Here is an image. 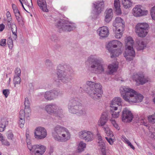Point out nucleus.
Segmentation results:
<instances>
[{
    "label": "nucleus",
    "mask_w": 155,
    "mask_h": 155,
    "mask_svg": "<svg viewBox=\"0 0 155 155\" xmlns=\"http://www.w3.org/2000/svg\"><path fill=\"white\" fill-rule=\"evenodd\" d=\"M88 70L91 73L96 74L103 73L105 71L104 61L101 58H97L95 55L89 56L86 61Z\"/></svg>",
    "instance_id": "obj_1"
},
{
    "label": "nucleus",
    "mask_w": 155,
    "mask_h": 155,
    "mask_svg": "<svg viewBox=\"0 0 155 155\" xmlns=\"http://www.w3.org/2000/svg\"><path fill=\"white\" fill-rule=\"evenodd\" d=\"M120 90L123 99L130 104L141 102L143 98L142 94L128 86H121Z\"/></svg>",
    "instance_id": "obj_2"
},
{
    "label": "nucleus",
    "mask_w": 155,
    "mask_h": 155,
    "mask_svg": "<svg viewBox=\"0 0 155 155\" xmlns=\"http://www.w3.org/2000/svg\"><path fill=\"white\" fill-rule=\"evenodd\" d=\"M84 91H85L87 94L93 99L96 100L100 98L103 93L102 86L100 83H95L94 82L87 81L83 87Z\"/></svg>",
    "instance_id": "obj_3"
},
{
    "label": "nucleus",
    "mask_w": 155,
    "mask_h": 155,
    "mask_svg": "<svg viewBox=\"0 0 155 155\" xmlns=\"http://www.w3.org/2000/svg\"><path fill=\"white\" fill-rule=\"evenodd\" d=\"M52 135L55 140L59 142L68 140L71 137L70 133L67 128L58 125L53 128Z\"/></svg>",
    "instance_id": "obj_4"
},
{
    "label": "nucleus",
    "mask_w": 155,
    "mask_h": 155,
    "mask_svg": "<svg viewBox=\"0 0 155 155\" xmlns=\"http://www.w3.org/2000/svg\"><path fill=\"white\" fill-rule=\"evenodd\" d=\"M125 42L127 47L126 48L124 57L127 61H130L133 60L135 56V52L132 47L134 41L131 37H127Z\"/></svg>",
    "instance_id": "obj_5"
},
{
    "label": "nucleus",
    "mask_w": 155,
    "mask_h": 155,
    "mask_svg": "<svg viewBox=\"0 0 155 155\" xmlns=\"http://www.w3.org/2000/svg\"><path fill=\"white\" fill-rule=\"evenodd\" d=\"M121 99L119 97L114 98L111 101L110 105V112L112 117L114 118H117L119 115L120 111V107H118L121 105Z\"/></svg>",
    "instance_id": "obj_6"
},
{
    "label": "nucleus",
    "mask_w": 155,
    "mask_h": 155,
    "mask_svg": "<svg viewBox=\"0 0 155 155\" xmlns=\"http://www.w3.org/2000/svg\"><path fill=\"white\" fill-rule=\"evenodd\" d=\"M56 26L58 28L65 31H70L76 28L74 24L62 19H60L57 22Z\"/></svg>",
    "instance_id": "obj_7"
},
{
    "label": "nucleus",
    "mask_w": 155,
    "mask_h": 155,
    "mask_svg": "<svg viewBox=\"0 0 155 155\" xmlns=\"http://www.w3.org/2000/svg\"><path fill=\"white\" fill-rule=\"evenodd\" d=\"M81 104L77 97H72L69 101L68 108L71 113L76 114L81 107Z\"/></svg>",
    "instance_id": "obj_8"
},
{
    "label": "nucleus",
    "mask_w": 155,
    "mask_h": 155,
    "mask_svg": "<svg viewBox=\"0 0 155 155\" xmlns=\"http://www.w3.org/2000/svg\"><path fill=\"white\" fill-rule=\"evenodd\" d=\"M149 25L146 23H140L136 25L135 32L138 36L141 37H144L148 33Z\"/></svg>",
    "instance_id": "obj_9"
},
{
    "label": "nucleus",
    "mask_w": 155,
    "mask_h": 155,
    "mask_svg": "<svg viewBox=\"0 0 155 155\" xmlns=\"http://www.w3.org/2000/svg\"><path fill=\"white\" fill-rule=\"evenodd\" d=\"M63 93L58 90H52L46 91L44 95V98L48 101L55 99L58 96H61Z\"/></svg>",
    "instance_id": "obj_10"
},
{
    "label": "nucleus",
    "mask_w": 155,
    "mask_h": 155,
    "mask_svg": "<svg viewBox=\"0 0 155 155\" xmlns=\"http://www.w3.org/2000/svg\"><path fill=\"white\" fill-rule=\"evenodd\" d=\"M78 134L80 138L86 142H90L94 139V134L90 131L84 130L79 132Z\"/></svg>",
    "instance_id": "obj_11"
},
{
    "label": "nucleus",
    "mask_w": 155,
    "mask_h": 155,
    "mask_svg": "<svg viewBox=\"0 0 155 155\" xmlns=\"http://www.w3.org/2000/svg\"><path fill=\"white\" fill-rule=\"evenodd\" d=\"M35 137L38 139H42L45 138L47 135L46 130L43 127H39L35 128L34 132Z\"/></svg>",
    "instance_id": "obj_12"
},
{
    "label": "nucleus",
    "mask_w": 155,
    "mask_h": 155,
    "mask_svg": "<svg viewBox=\"0 0 155 155\" xmlns=\"http://www.w3.org/2000/svg\"><path fill=\"white\" fill-rule=\"evenodd\" d=\"M67 72H62L60 71V72H58L57 74L58 78V79L61 82L64 83H67L69 82L71 80V78L70 76L71 75L68 74Z\"/></svg>",
    "instance_id": "obj_13"
},
{
    "label": "nucleus",
    "mask_w": 155,
    "mask_h": 155,
    "mask_svg": "<svg viewBox=\"0 0 155 155\" xmlns=\"http://www.w3.org/2000/svg\"><path fill=\"white\" fill-rule=\"evenodd\" d=\"M122 120L124 122H131L133 118L131 112L127 108L124 109L122 112Z\"/></svg>",
    "instance_id": "obj_14"
},
{
    "label": "nucleus",
    "mask_w": 155,
    "mask_h": 155,
    "mask_svg": "<svg viewBox=\"0 0 155 155\" xmlns=\"http://www.w3.org/2000/svg\"><path fill=\"white\" fill-rule=\"evenodd\" d=\"M46 149V147L44 145H34L33 148L34 151L32 153V155H42L45 152Z\"/></svg>",
    "instance_id": "obj_15"
},
{
    "label": "nucleus",
    "mask_w": 155,
    "mask_h": 155,
    "mask_svg": "<svg viewBox=\"0 0 155 155\" xmlns=\"http://www.w3.org/2000/svg\"><path fill=\"white\" fill-rule=\"evenodd\" d=\"M60 71L67 72V73L68 72V74L70 75H72L74 73L73 70L70 66L67 65H63L61 64H59L57 67V74L58 72H60Z\"/></svg>",
    "instance_id": "obj_16"
},
{
    "label": "nucleus",
    "mask_w": 155,
    "mask_h": 155,
    "mask_svg": "<svg viewBox=\"0 0 155 155\" xmlns=\"http://www.w3.org/2000/svg\"><path fill=\"white\" fill-rule=\"evenodd\" d=\"M133 78L136 82V84L139 85L140 84H143L147 81V79L144 78L142 74H134Z\"/></svg>",
    "instance_id": "obj_17"
},
{
    "label": "nucleus",
    "mask_w": 155,
    "mask_h": 155,
    "mask_svg": "<svg viewBox=\"0 0 155 155\" xmlns=\"http://www.w3.org/2000/svg\"><path fill=\"white\" fill-rule=\"evenodd\" d=\"M133 15L136 17H140L146 15L148 13L147 10H142L138 6H136L133 9Z\"/></svg>",
    "instance_id": "obj_18"
},
{
    "label": "nucleus",
    "mask_w": 155,
    "mask_h": 155,
    "mask_svg": "<svg viewBox=\"0 0 155 155\" xmlns=\"http://www.w3.org/2000/svg\"><path fill=\"white\" fill-rule=\"evenodd\" d=\"M96 14H98L100 13L103 10L104 7V2L99 1L95 2L93 3Z\"/></svg>",
    "instance_id": "obj_19"
},
{
    "label": "nucleus",
    "mask_w": 155,
    "mask_h": 155,
    "mask_svg": "<svg viewBox=\"0 0 155 155\" xmlns=\"http://www.w3.org/2000/svg\"><path fill=\"white\" fill-rule=\"evenodd\" d=\"M97 31L99 35L103 38L107 37L109 33L108 28L106 26L100 27Z\"/></svg>",
    "instance_id": "obj_20"
},
{
    "label": "nucleus",
    "mask_w": 155,
    "mask_h": 155,
    "mask_svg": "<svg viewBox=\"0 0 155 155\" xmlns=\"http://www.w3.org/2000/svg\"><path fill=\"white\" fill-rule=\"evenodd\" d=\"M58 106L56 104H50L46 105L45 107V110L49 114H54L55 110H57Z\"/></svg>",
    "instance_id": "obj_21"
},
{
    "label": "nucleus",
    "mask_w": 155,
    "mask_h": 155,
    "mask_svg": "<svg viewBox=\"0 0 155 155\" xmlns=\"http://www.w3.org/2000/svg\"><path fill=\"white\" fill-rule=\"evenodd\" d=\"M105 22L107 23H109L111 20L113 16L112 9L111 8L106 9L105 12Z\"/></svg>",
    "instance_id": "obj_22"
},
{
    "label": "nucleus",
    "mask_w": 155,
    "mask_h": 155,
    "mask_svg": "<svg viewBox=\"0 0 155 155\" xmlns=\"http://www.w3.org/2000/svg\"><path fill=\"white\" fill-rule=\"evenodd\" d=\"M118 63L116 62L109 64L108 66V73L111 74L116 72L118 67Z\"/></svg>",
    "instance_id": "obj_23"
},
{
    "label": "nucleus",
    "mask_w": 155,
    "mask_h": 155,
    "mask_svg": "<svg viewBox=\"0 0 155 155\" xmlns=\"http://www.w3.org/2000/svg\"><path fill=\"white\" fill-rule=\"evenodd\" d=\"M25 112L23 109H21L19 112V120L18 124L21 128L23 127L25 123Z\"/></svg>",
    "instance_id": "obj_24"
},
{
    "label": "nucleus",
    "mask_w": 155,
    "mask_h": 155,
    "mask_svg": "<svg viewBox=\"0 0 155 155\" xmlns=\"http://www.w3.org/2000/svg\"><path fill=\"white\" fill-rule=\"evenodd\" d=\"M109 51L110 52V57L112 58L118 56L122 52L121 48L114 49H109Z\"/></svg>",
    "instance_id": "obj_25"
},
{
    "label": "nucleus",
    "mask_w": 155,
    "mask_h": 155,
    "mask_svg": "<svg viewBox=\"0 0 155 155\" xmlns=\"http://www.w3.org/2000/svg\"><path fill=\"white\" fill-rule=\"evenodd\" d=\"M108 45L110 47L109 49H112V48H117V47L118 48H121L122 44L118 41L114 40L110 42L109 43Z\"/></svg>",
    "instance_id": "obj_26"
},
{
    "label": "nucleus",
    "mask_w": 155,
    "mask_h": 155,
    "mask_svg": "<svg viewBox=\"0 0 155 155\" xmlns=\"http://www.w3.org/2000/svg\"><path fill=\"white\" fill-rule=\"evenodd\" d=\"M124 23L123 20L121 18L117 17L113 25L116 27H117L118 26L121 27L123 29L124 27Z\"/></svg>",
    "instance_id": "obj_27"
},
{
    "label": "nucleus",
    "mask_w": 155,
    "mask_h": 155,
    "mask_svg": "<svg viewBox=\"0 0 155 155\" xmlns=\"http://www.w3.org/2000/svg\"><path fill=\"white\" fill-rule=\"evenodd\" d=\"M37 2L38 5L43 11L47 12L48 10L47 8V4L45 0H37Z\"/></svg>",
    "instance_id": "obj_28"
},
{
    "label": "nucleus",
    "mask_w": 155,
    "mask_h": 155,
    "mask_svg": "<svg viewBox=\"0 0 155 155\" xmlns=\"http://www.w3.org/2000/svg\"><path fill=\"white\" fill-rule=\"evenodd\" d=\"M8 124V121L6 118H3L0 120V132L5 130L6 126Z\"/></svg>",
    "instance_id": "obj_29"
},
{
    "label": "nucleus",
    "mask_w": 155,
    "mask_h": 155,
    "mask_svg": "<svg viewBox=\"0 0 155 155\" xmlns=\"http://www.w3.org/2000/svg\"><path fill=\"white\" fill-rule=\"evenodd\" d=\"M108 120V118L107 115L105 114H102L100 120L98 121V125L99 126H103L106 123Z\"/></svg>",
    "instance_id": "obj_30"
},
{
    "label": "nucleus",
    "mask_w": 155,
    "mask_h": 155,
    "mask_svg": "<svg viewBox=\"0 0 155 155\" xmlns=\"http://www.w3.org/2000/svg\"><path fill=\"white\" fill-rule=\"evenodd\" d=\"M114 5L117 14L118 15L121 13V11L120 8V5L119 0H115Z\"/></svg>",
    "instance_id": "obj_31"
},
{
    "label": "nucleus",
    "mask_w": 155,
    "mask_h": 155,
    "mask_svg": "<svg viewBox=\"0 0 155 155\" xmlns=\"http://www.w3.org/2000/svg\"><path fill=\"white\" fill-rule=\"evenodd\" d=\"M12 33V37L14 40H16L17 38V27L15 23H13L12 26L10 28Z\"/></svg>",
    "instance_id": "obj_32"
},
{
    "label": "nucleus",
    "mask_w": 155,
    "mask_h": 155,
    "mask_svg": "<svg viewBox=\"0 0 155 155\" xmlns=\"http://www.w3.org/2000/svg\"><path fill=\"white\" fill-rule=\"evenodd\" d=\"M54 114L55 116L62 118L64 117L63 109L60 107L58 106L57 110H55Z\"/></svg>",
    "instance_id": "obj_33"
},
{
    "label": "nucleus",
    "mask_w": 155,
    "mask_h": 155,
    "mask_svg": "<svg viewBox=\"0 0 155 155\" xmlns=\"http://www.w3.org/2000/svg\"><path fill=\"white\" fill-rule=\"evenodd\" d=\"M137 43V49L138 50H143L146 47V44L142 40L138 41Z\"/></svg>",
    "instance_id": "obj_34"
},
{
    "label": "nucleus",
    "mask_w": 155,
    "mask_h": 155,
    "mask_svg": "<svg viewBox=\"0 0 155 155\" xmlns=\"http://www.w3.org/2000/svg\"><path fill=\"white\" fill-rule=\"evenodd\" d=\"M122 4L125 8H129L132 5L130 0H121Z\"/></svg>",
    "instance_id": "obj_35"
},
{
    "label": "nucleus",
    "mask_w": 155,
    "mask_h": 155,
    "mask_svg": "<svg viewBox=\"0 0 155 155\" xmlns=\"http://www.w3.org/2000/svg\"><path fill=\"white\" fill-rule=\"evenodd\" d=\"M105 133L108 136L112 137L114 136L112 132L110 130L109 127L107 125H105L103 127Z\"/></svg>",
    "instance_id": "obj_36"
},
{
    "label": "nucleus",
    "mask_w": 155,
    "mask_h": 155,
    "mask_svg": "<svg viewBox=\"0 0 155 155\" xmlns=\"http://www.w3.org/2000/svg\"><path fill=\"white\" fill-rule=\"evenodd\" d=\"M86 147V143L81 141L78 144V150L79 152H82L84 150V148Z\"/></svg>",
    "instance_id": "obj_37"
},
{
    "label": "nucleus",
    "mask_w": 155,
    "mask_h": 155,
    "mask_svg": "<svg viewBox=\"0 0 155 155\" xmlns=\"http://www.w3.org/2000/svg\"><path fill=\"white\" fill-rule=\"evenodd\" d=\"M76 114L78 116H84L86 115V111L85 109H82L81 106Z\"/></svg>",
    "instance_id": "obj_38"
},
{
    "label": "nucleus",
    "mask_w": 155,
    "mask_h": 155,
    "mask_svg": "<svg viewBox=\"0 0 155 155\" xmlns=\"http://www.w3.org/2000/svg\"><path fill=\"white\" fill-rule=\"evenodd\" d=\"M98 146L102 151H104L105 149V145L104 141H98Z\"/></svg>",
    "instance_id": "obj_39"
},
{
    "label": "nucleus",
    "mask_w": 155,
    "mask_h": 155,
    "mask_svg": "<svg viewBox=\"0 0 155 155\" xmlns=\"http://www.w3.org/2000/svg\"><path fill=\"white\" fill-rule=\"evenodd\" d=\"M26 142L27 143V147L28 149L30 151H31V154L32 155V153L34 151L33 149L34 145L32 146L31 144V143L30 142V139H27L26 140Z\"/></svg>",
    "instance_id": "obj_40"
},
{
    "label": "nucleus",
    "mask_w": 155,
    "mask_h": 155,
    "mask_svg": "<svg viewBox=\"0 0 155 155\" xmlns=\"http://www.w3.org/2000/svg\"><path fill=\"white\" fill-rule=\"evenodd\" d=\"M148 120L149 122L152 124L155 123V113L148 117Z\"/></svg>",
    "instance_id": "obj_41"
},
{
    "label": "nucleus",
    "mask_w": 155,
    "mask_h": 155,
    "mask_svg": "<svg viewBox=\"0 0 155 155\" xmlns=\"http://www.w3.org/2000/svg\"><path fill=\"white\" fill-rule=\"evenodd\" d=\"M20 76H14V82L15 86V85L16 84H20L21 82V79Z\"/></svg>",
    "instance_id": "obj_42"
},
{
    "label": "nucleus",
    "mask_w": 155,
    "mask_h": 155,
    "mask_svg": "<svg viewBox=\"0 0 155 155\" xmlns=\"http://www.w3.org/2000/svg\"><path fill=\"white\" fill-rule=\"evenodd\" d=\"M148 136L151 138L155 140V129H152V131H150L148 134Z\"/></svg>",
    "instance_id": "obj_43"
},
{
    "label": "nucleus",
    "mask_w": 155,
    "mask_h": 155,
    "mask_svg": "<svg viewBox=\"0 0 155 155\" xmlns=\"http://www.w3.org/2000/svg\"><path fill=\"white\" fill-rule=\"evenodd\" d=\"M19 24L22 25L23 24V18L20 14L15 16Z\"/></svg>",
    "instance_id": "obj_44"
},
{
    "label": "nucleus",
    "mask_w": 155,
    "mask_h": 155,
    "mask_svg": "<svg viewBox=\"0 0 155 155\" xmlns=\"http://www.w3.org/2000/svg\"><path fill=\"white\" fill-rule=\"evenodd\" d=\"M7 44L8 45L10 49H12L13 45V42L12 38L11 37H9L7 40Z\"/></svg>",
    "instance_id": "obj_45"
},
{
    "label": "nucleus",
    "mask_w": 155,
    "mask_h": 155,
    "mask_svg": "<svg viewBox=\"0 0 155 155\" xmlns=\"http://www.w3.org/2000/svg\"><path fill=\"white\" fill-rule=\"evenodd\" d=\"M111 137H110V136H108V137H105V139H106L107 141L111 145H113L114 142L115 140V139L112 138Z\"/></svg>",
    "instance_id": "obj_46"
},
{
    "label": "nucleus",
    "mask_w": 155,
    "mask_h": 155,
    "mask_svg": "<svg viewBox=\"0 0 155 155\" xmlns=\"http://www.w3.org/2000/svg\"><path fill=\"white\" fill-rule=\"evenodd\" d=\"M24 110L25 112V115L26 117H28L31 112V110L30 107H25V110Z\"/></svg>",
    "instance_id": "obj_47"
},
{
    "label": "nucleus",
    "mask_w": 155,
    "mask_h": 155,
    "mask_svg": "<svg viewBox=\"0 0 155 155\" xmlns=\"http://www.w3.org/2000/svg\"><path fill=\"white\" fill-rule=\"evenodd\" d=\"M151 15L152 19L155 20V6L152 7L151 10Z\"/></svg>",
    "instance_id": "obj_48"
},
{
    "label": "nucleus",
    "mask_w": 155,
    "mask_h": 155,
    "mask_svg": "<svg viewBox=\"0 0 155 155\" xmlns=\"http://www.w3.org/2000/svg\"><path fill=\"white\" fill-rule=\"evenodd\" d=\"M24 104L25 105V107H30V103L28 100V99L27 97H26L25 99V101Z\"/></svg>",
    "instance_id": "obj_49"
},
{
    "label": "nucleus",
    "mask_w": 155,
    "mask_h": 155,
    "mask_svg": "<svg viewBox=\"0 0 155 155\" xmlns=\"http://www.w3.org/2000/svg\"><path fill=\"white\" fill-rule=\"evenodd\" d=\"M15 73L16 74V76H20L21 75V71L20 68H17L15 70Z\"/></svg>",
    "instance_id": "obj_50"
},
{
    "label": "nucleus",
    "mask_w": 155,
    "mask_h": 155,
    "mask_svg": "<svg viewBox=\"0 0 155 155\" xmlns=\"http://www.w3.org/2000/svg\"><path fill=\"white\" fill-rule=\"evenodd\" d=\"M2 144L3 145L6 146H9L10 145V143L6 140L4 139L1 142Z\"/></svg>",
    "instance_id": "obj_51"
},
{
    "label": "nucleus",
    "mask_w": 155,
    "mask_h": 155,
    "mask_svg": "<svg viewBox=\"0 0 155 155\" xmlns=\"http://www.w3.org/2000/svg\"><path fill=\"white\" fill-rule=\"evenodd\" d=\"M9 93V91L8 89H5L3 90V93L5 95V97H7Z\"/></svg>",
    "instance_id": "obj_52"
},
{
    "label": "nucleus",
    "mask_w": 155,
    "mask_h": 155,
    "mask_svg": "<svg viewBox=\"0 0 155 155\" xmlns=\"http://www.w3.org/2000/svg\"><path fill=\"white\" fill-rule=\"evenodd\" d=\"M13 136L12 133L10 131H8L7 134V137L9 140H12Z\"/></svg>",
    "instance_id": "obj_53"
},
{
    "label": "nucleus",
    "mask_w": 155,
    "mask_h": 155,
    "mask_svg": "<svg viewBox=\"0 0 155 155\" xmlns=\"http://www.w3.org/2000/svg\"><path fill=\"white\" fill-rule=\"evenodd\" d=\"M6 41L5 39H1L0 42V45L2 46H5L6 45Z\"/></svg>",
    "instance_id": "obj_54"
},
{
    "label": "nucleus",
    "mask_w": 155,
    "mask_h": 155,
    "mask_svg": "<svg viewBox=\"0 0 155 155\" xmlns=\"http://www.w3.org/2000/svg\"><path fill=\"white\" fill-rule=\"evenodd\" d=\"M122 32H117L115 34V37L117 39H120L122 36Z\"/></svg>",
    "instance_id": "obj_55"
},
{
    "label": "nucleus",
    "mask_w": 155,
    "mask_h": 155,
    "mask_svg": "<svg viewBox=\"0 0 155 155\" xmlns=\"http://www.w3.org/2000/svg\"><path fill=\"white\" fill-rule=\"evenodd\" d=\"M46 64L48 66H50L52 65V63H51V61L48 60H46L45 62Z\"/></svg>",
    "instance_id": "obj_56"
},
{
    "label": "nucleus",
    "mask_w": 155,
    "mask_h": 155,
    "mask_svg": "<svg viewBox=\"0 0 155 155\" xmlns=\"http://www.w3.org/2000/svg\"><path fill=\"white\" fill-rule=\"evenodd\" d=\"M57 37L55 35L52 36L50 38L51 40L54 41H55L56 40H57Z\"/></svg>",
    "instance_id": "obj_57"
},
{
    "label": "nucleus",
    "mask_w": 155,
    "mask_h": 155,
    "mask_svg": "<svg viewBox=\"0 0 155 155\" xmlns=\"http://www.w3.org/2000/svg\"><path fill=\"white\" fill-rule=\"evenodd\" d=\"M5 28V25L3 24H1L0 25V32L3 31Z\"/></svg>",
    "instance_id": "obj_58"
},
{
    "label": "nucleus",
    "mask_w": 155,
    "mask_h": 155,
    "mask_svg": "<svg viewBox=\"0 0 155 155\" xmlns=\"http://www.w3.org/2000/svg\"><path fill=\"white\" fill-rule=\"evenodd\" d=\"M12 21H7V26L9 29L12 26Z\"/></svg>",
    "instance_id": "obj_59"
},
{
    "label": "nucleus",
    "mask_w": 155,
    "mask_h": 155,
    "mask_svg": "<svg viewBox=\"0 0 155 155\" xmlns=\"http://www.w3.org/2000/svg\"><path fill=\"white\" fill-rule=\"evenodd\" d=\"M14 12L15 14V16L17 15L20 14V12L19 11H18V9H17V10H14L13 11Z\"/></svg>",
    "instance_id": "obj_60"
},
{
    "label": "nucleus",
    "mask_w": 155,
    "mask_h": 155,
    "mask_svg": "<svg viewBox=\"0 0 155 155\" xmlns=\"http://www.w3.org/2000/svg\"><path fill=\"white\" fill-rule=\"evenodd\" d=\"M54 151V150L53 148L51 147L49 149V153L50 155H52V154Z\"/></svg>",
    "instance_id": "obj_61"
},
{
    "label": "nucleus",
    "mask_w": 155,
    "mask_h": 155,
    "mask_svg": "<svg viewBox=\"0 0 155 155\" xmlns=\"http://www.w3.org/2000/svg\"><path fill=\"white\" fill-rule=\"evenodd\" d=\"M143 123L142 124L144 125V126L147 127H150L149 125L147 123L145 122L143 120V121H142L141 122V123Z\"/></svg>",
    "instance_id": "obj_62"
},
{
    "label": "nucleus",
    "mask_w": 155,
    "mask_h": 155,
    "mask_svg": "<svg viewBox=\"0 0 155 155\" xmlns=\"http://www.w3.org/2000/svg\"><path fill=\"white\" fill-rule=\"evenodd\" d=\"M128 145L130 146L131 148L134 150L135 149L134 147L132 144L130 142L128 144Z\"/></svg>",
    "instance_id": "obj_63"
},
{
    "label": "nucleus",
    "mask_w": 155,
    "mask_h": 155,
    "mask_svg": "<svg viewBox=\"0 0 155 155\" xmlns=\"http://www.w3.org/2000/svg\"><path fill=\"white\" fill-rule=\"evenodd\" d=\"M12 7L13 11L18 9L16 5L14 4H12Z\"/></svg>",
    "instance_id": "obj_64"
}]
</instances>
